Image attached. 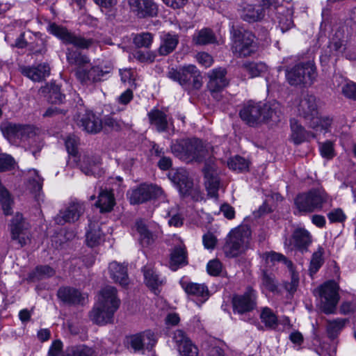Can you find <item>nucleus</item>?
I'll return each instance as SVG.
<instances>
[{"label": "nucleus", "mask_w": 356, "mask_h": 356, "mask_svg": "<svg viewBox=\"0 0 356 356\" xmlns=\"http://www.w3.org/2000/svg\"><path fill=\"white\" fill-rule=\"evenodd\" d=\"M120 305L117 289L114 286H106L99 291L97 302L90 312V318L99 325L111 323Z\"/></svg>", "instance_id": "f257e3e1"}, {"label": "nucleus", "mask_w": 356, "mask_h": 356, "mask_svg": "<svg viewBox=\"0 0 356 356\" xmlns=\"http://www.w3.org/2000/svg\"><path fill=\"white\" fill-rule=\"evenodd\" d=\"M172 153L179 159L186 162L201 163L208 160L209 151L202 140L197 138L176 140L171 145Z\"/></svg>", "instance_id": "f03ea898"}, {"label": "nucleus", "mask_w": 356, "mask_h": 356, "mask_svg": "<svg viewBox=\"0 0 356 356\" xmlns=\"http://www.w3.org/2000/svg\"><path fill=\"white\" fill-rule=\"evenodd\" d=\"M252 232L248 225L232 229L225 238L223 251L228 257H236L250 248Z\"/></svg>", "instance_id": "7ed1b4c3"}, {"label": "nucleus", "mask_w": 356, "mask_h": 356, "mask_svg": "<svg viewBox=\"0 0 356 356\" xmlns=\"http://www.w3.org/2000/svg\"><path fill=\"white\" fill-rule=\"evenodd\" d=\"M239 115L243 121L251 127L270 120L274 122L278 120L275 108L268 104L253 101H249L243 105Z\"/></svg>", "instance_id": "20e7f679"}, {"label": "nucleus", "mask_w": 356, "mask_h": 356, "mask_svg": "<svg viewBox=\"0 0 356 356\" xmlns=\"http://www.w3.org/2000/svg\"><path fill=\"white\" fill-rule=\"evenodd\" d=\"M231 35V51L235 57L248 58L257 53L258 44L251 31L233 28Z\"/></svg>", "instance_id": "39448f33"}, {"label": "nucleus", "mask_w": 356, "mask_h": 356, "mask_svg": "<svg viewBox=\"0 0 356 356\" xmlns=\"http://www.w3.org/2000/svg\"><path fill=\"white\" fill-rule=\"evenodd\" d=\"M167 77L179 83L186 90H199L202 86L200 72L194 65L171 68L167 72Z\"/></svg>", "instance_id": "423d86ee"}, {"label": "nucleus", "mask_w": 356, "mask_h": 356, "mask_svg": "<svg viewBox=\"0 0 356 356\" xmlns=\"http://www.w3.org/2000/svg\"><path fill=\"white\" fill-rule=\"evenodd\" d=\"M286 79L293 86H310L317 77L313 61L300 63L285 70Z\"/></svg>", "instance_id": "0eeeda50"}, {"label": "nucleus", "mask_w": 356, "mask_h": 356, "mask_svg": "<svg viewBox=\"0 0 356 356\" xmlns=\"http://www.w3.org/2000/svg\"><path fill=\"white\" fill-rule=\"evenodd\" d=\"M327 198L324 190L314 188L298 194L295 199V205L301 213H312L321 210L327 202Z\"/></svg>", "instance_id": "6e6552de"}, {"label": "nucleus", "mask_w": 356, "mask_h": 356, "mask_svg": "<svg viewBox=\"0 0 356 356\" xmlns=\"http://www.w3.org/2000/svg\"><path fill=\"white\" fill-rule=\"evenodd\" d=\"M339 286L334 280H329L318 289L321 309L326 314L335 313L339 300Z\"/></svg>", "instance_id": "1a4fd4ad"}, {"label": "nucleus", "mask_w": 356, "mask_h": 356, "mask_svg": "<svg viewBox=\"0 0 356 356\" xmlns=\"http://www.w3.org/2000/svg\"><path fill=\"white\" fill-rule=\"evenodd\" d=\"M10 230L11 239L17 244V248L24 247L30 241L29 224L22 213L17 212L10 220Z\"/></svg>", "instance_id": "9d476101"}, {"label": "nucleus", "mask_w": 356, "mask_h": 356, "mask_svg": "<svg viewBox=\"0 0 356 356\" xmlns=\"http://www.w3.org/2000/svg\"><path fill=\"white\" fill-rule=\"evenodd\" d=\"M49 31L51 33L62 40L64 43L71 44L81 49H88L93 43L92 39H86L55 24H52L49 26Z\"/></svg>", "instance_id": "9b49d317"}, {"label": "nucleus", "mask_w": 356, "mask_h": 356, "mask_svg": "<svg viewBox=\"0 0 356 356\" xmlns=\"http://www.w3.org/2000/svg\"><path fill=\"white\" fill-rule=\"evenodd\" d=\"M163 193L162 188L156 185L143 184L131 191L129 201L131 204H142L161 197Z\"/></svg>", "instance_id": "f8f14e48"}, {"label": "nucleus", "mask_w": 356, "mask_h": 356, "mask_svg": "<svg viewBox=\"0 0 356 356\" xmlns=\"http://www.w3.org/2000/svg\"><path fill=\"white\" fill-rule=\"evenodd\" d=\"M256 291L252 288H248L243 294L233 296V311L239 314L251 312L256 307Z\"/></svg>", "instance_id": "ddd939ff"}, {"label": "nucleus", "mask_w": 356, "mask_h": 356, "mask_svg": "<svg viewBox=\"0 0 356 356\" xmlns=\"http://www.w3.org/2000/svg\"><path fill=\"white\" fill-rule=\"evenodd\" d=\"M345 50L346 41L344 40L343 33L342 31L338 30L330 39L325 54L321 56V63H327L332 58H335L334 60H337V58L340 56Z\"/></svg>", "instance_id": "4468645a"}, {"label": "nucleus", "mask_w": 356, "mask_h": 356, "mask_svg": "<svg viewBox=\"0 0 356 356\" xmlns=\"http://www.w3.org/2000/svg\"><path fill=\"white\" fill-rule=\"evenodd\" d=\"M74 161L81 172L87 176H96L102 173L101 159L98 156L84 153Z\"/></svg>", "instance_id": "2eb2a0df"}, {"label": "nucleus", "mask_w": 356, "mask_h": 356, "mask_svg": "<svg viewBox=\"0 0 356 356\" xmlns=\"http://www.w3.org/2000/svg\"><path fill=\"white\" fill-rule=\"evenodd\" d=\"M203 172L204 174V184L208 194L212 197H217L220 179L217 175L215 163L212 158L209 157L206 161Z\"/></svg>", "instance_id": "dca6fc26"}, {"label": "nucleus", "mask_w": 356, "mask_h": 356, "mask_svg": "<svg viewBox=\"0 0 356 356\" xmlns=\"http://www.w3.org/2000/svg\"><path fill=\"white\" fill-rule=\"evenodd\" d=\"M85 211V207L83 203L73 201L63 210L56 216L54 220L56 224L63 225L66 222H74L79 220L80 216Z\"/></svg>", "instance_id": "f3484780"}, {"label": "nucleus", "mask_w": 356, "mask_h": 356, "mask_svg": "<svg viewBox=\"0 0 356 356\" xmlns=\"http://www.w3.org/2000/svg\"><path fill=\"white\" fill-rule=\"evenodd\" d=\"M131 10L139 18L157 15L158 6L154 0H128Z\"/></svg>", "instance_id": "a211bd4d"}, {"label": "nucleus", "mask_w": 356, "mask_h": 356, "mask_svg": "<svg viewBox=\"0 0 356 356\" xmlns=\"http://www.w3.org/2000/svg\"><path fill=\"white\" fill-rule=\"evenodd\" d=\"M298 112L309 123L318 113L316 97L309 93L304 94L300 99Z\"/></svg>", "instance_id": "6ab92c4d"}, {"label": "nucleus", "mask_w": 356, "mask_h": 356, "mask_svg": "<svg viewBox=\"0 0 356 356\" xmlns=\"http://www.w3.org/2000/svg\"><path fill=\"white\" fill-rule=\"evenodd\" d=\"M173 341L177 350L182 356H197L198 348L186 335L183 330H177L174 332Z\"/></svg>", "instance_id": "aec40b11"}, {"label": "nucleus", "mask_w": 356, "mask_h": 356, "mask_svg": "<svg viewBox=\"0 0 356 356\" xmlns=\"http://www.w3.org/2000/svg\"><path fill=\"white\" fill-rule=\"evenodd\" d=\"M111 72V68L106 67L104 70L99 66H93L89 70L79 68L76 71L77 79L83 84L88 85L90 83L101 81L102 78Z\"/></svg>", "instance_id": "412c9836"}, {"label": "nucleus", "mask_w": 356, "mask_h": 356, "mask_svg": "<svg viewBox=\"0 0 356 356\" xmlns=\"http://www.w3.org/2000/svg\"><path fill=\"white\" fill-rule=\"evenodd\" d=\"M226 74V70L221 67L213 69L209 73V81L207 88L214 97H216L218 92L228 85Z\"/></svg>", "instance_id": "4be33fe9"}, {"label": "nucleus", "mask_w": 356, "mask_h": 356, "mask_svg": "<svg viewBox=\"0 0 356 356\" xmlns=\"http://www.w3.org/2000/svg\"><path fill=\"white\" fill-rule=\"evenodd\" d=\"M168 177L183 195L188 193L193 188V181L189 178L188 172L184 168L172 169L169 172Z\"/></svg>", "instance_id": "5701e85b"}, {"label": "nucleus", "mask_w": 356, "mask_h": 356, "mask_svg": "<svg viewBox=\"0 0 356 356\" xmlns=\"http://www.w3.org/2000/svg\"><path fill=\"white\" fill-rule=\"evenodd\" d=\"M77 124L90 134H97L102 129V120L91 111L79 115Z\"/></svg>", "instance_id": "b1692460"}, {"label": "nucleus", "mask_w": 356, "mask_h": 356, "mask_svg": "<svg viewBox=\"0 0 356 356\" xmlns=\"http://www.w3.org/2000/svg\"><path fill=\"white\" fill-rule=\"evenodd\" d=\"M19 72L22 75L35 82L44 80L50 74V67L47 63H40L36 66H21Z\"/></svg>", "instance_id": "393cba45"}, {"label": "nucleus", "mask_w": 356, "mask_h": 356, "mask_svg": "<svg viewBox=\"0 0 356 356\" xmlns=\"http://www.w3.org/2000/svg\"><path fill=\"white\" fill-rule=\"evenodd\" d=\"M312 242L311 234L304 227H296L291 235V243L294 248L304 253L308 251V248Z\"/></svg>", "instance_id": "a878e982"}, {"label": "nucleus", "mask_w": 356, "mask_h": 356, "mask_svg": "<svg viewBox=\"0 0 356 356\" xmlns=\"http://www.w3.org/2000/svg\"><path fill=\"white\" fill-rule=\"evenodd\" d=\"M108 273L110 277L114 282L119 284L123 287L129 284V280L127 266L116 261H113L109 264Z\"/></svg>", "instance_id": "bb28decb"}, {"label": "nucleus", "mask_w": 356, "mask_h": 356, "mask_svg": "<svg viewBox=\"0 0 356 356\" xmlns=\"http://www.w3.org/2000/svg\"><path fill=\"white\" fill-rule=\"evenodd\" d=\"M290 126L291 130V139L296 145H299L305 140H309L310 138L316 137L314 134L305 130L296 119L291 120Z\"/></svg>", "instance_id": "cd10ccee"}, {"label": "nucleus", "mask_w": 356, "mask_h": 356, "mask_svg": "<svg viewBox=\"0 0 356 356\" xmlns=\"http://www.w3.org/2000/svg\"><path fill=\"white\" fill-rule=\"evenodd\" d=\"M178 44V35L170 33H163L161 36V43L157 49V53L159 56H168L175 50Z\"/></svg>", "instance_id": "c85d7f7f"}, {"label": "nucleus", "mask_w": 356, "mask_h": 356, "mask_svg": "<svg viewBox=\"0 0 356 356\" xmlns=\"http://www.w3.org/2000/svg\"><path fill=\"white\" fill-rule=\"evenodd\" d=\"M39 93L45 97L51 104H60L65 96L60 92V88L54 83H49L39 89Z\"/></svg>", "instance_id": "c756f323"}, {"label": "nucleus", "mask_w": 356, "mask_h": 356, "mask_svg": "<svg viewBox=\"0 0 356 356\" xmlns=\"http://www.w3.org/2000/svg\"><path fill=\"white\" fill-rule=\"evenodd\" d=\"M145 282L155 294L160 293L159 287L163 284V280L160 278L155 270L149 266H144L143 268Z\"/></svg>", "instance_id": "7c9ffc66"}, {"label": "nucleus", "mask_w": 356, "mask_h": 356, "mask_svg": "<svg viewBox=\"0 0 356 356\" xmlns=\"http://www.w3.org/2000/svg\"><path fill=\"white\" fill-rule=\"evenodd\" d=\"M147 116L149 123L154 126L157 131L164 132L167 131L168 120L167 115L164 112L154 108L148 113Z\"/></svg>", "instance_id": "2f4dec72"}, {"label": "nucleus", "mask_w": 356, "mask_h": 356, "mask_svg": "<svg viewBox=\"0 0 356 356\" xmlns=\"http://www.w3.org/2000/svg\"><path fill=\"white\" fill-rule=\"evenodd\" d=\"M58 297L64 302L70 305L80 304L84 300L81 293L74 288L61 287L58 291Z\"/></svg>", "instance_id": "473e14b6"}, {"label": "nucleus", "mask_w": 356, "mask_h": 356, "mask_svg": "<svg viewBox=\"0 0 356 356\" xmlns=\"http://www.w3.org/2000/svg\"><path fill=\"white\" fill-rule=\"evenodd\" d=\"M188 264L187 252L184 246H177L173 248L170 253V268L175 271L179 268Z\"/></svg>", "instance_id": "72a5a7b5"}, {"label": "nucleus", "mask_w": 356, "mask_h": 356, "mask_svg": "<svg viewBox=\"0 0 356 356\" xmlns=\"http://www.w3.org/2000/svg\"><path fill=\"white\" fill-rule=\"evenodd\" d=\"M241 18L249 23L261 20L265 15L264 8L259 5H247L241 13Z\"/></svg>", "instance_id": "f704fd0d"}, {"label": "nucleus", "mask_w": 356, "mask_h": 356, "mask_svg": "<svg viewBox=\"0 0 356 356\" xmlns=\"http://www.w3.org/2000/svg\"><path fill=\"white\" fill-rule=\"evenodd\" d=\"M181 285L186 293L197 298H201L203 302L209 298V289L207 286L203 284L183 282Z\"/></svg>", "instance_id": "c9c22d12"}, {"label": "nucleus", "mask_w": 356, "mask_h": 356, "mask_svg": "<svg viewBox=\"0 0 356 356\" xmlns=\"http://www.w3.org/2000/svg\"><path fill=\"white\" fill-rule=\"evenodd\" d=\"M193 42L197 45H206L216 43L217 38L211 29L204 28L193 35Z\"/></svg>", "instance_id": "e433bc0d"}, {"label": "nucleus", "mask_w": 356, "mask_h": 356, "mask_svg": "<svg viewBox=\"0 0 356 356\" xmlns=\"http://www.w3.org/2000/svg\"><path fill=\"white\" fill-rule=\"evenodd\" d=\"M95 204L100 209L101 212L111 211L115 204L113 194L111 191L102 190Z\"/></svg>", "instance_id": "4c0bfd02"}, {"label": "nucleus", "mask_w": 356, "mask_h": 356, "mask_svg": "<svg viewBox=\"0 0 356 356\" xmlns=\"http://www.w3.org/2000/svg\"><path fill=\"white\" fill-rule=\"evenodd\" d=\"M261 321L269 330H275L278 325V318L273 310L267 307H263L259 315Z\"/></svg>", "instance_id": "58836bf2"}, {"label": "nucleus", "mask_w": 356, "mask_h": 356, "mask_svg": "<svg viewBox=\"0 0 356 356\" xmlns=\"http://www.w3.org/2000/svg\"><path fill=\"white\" fill-rule=\"evenodd\" d=\"M1 129L3 136L10 143L15 145L19 144V124L11 122L5 123L1 125Z\"/></svg>", "instance_id": "ea45409f"}, {"label": "nucleus", "mask_w": 356, "mask_h": 356, "mask_svg": "<svg viewBox=\"0 0 356 356\" xmlns=\"http://www.w3.org/2000/svg\"><path fill=\"white\" fill-rule=\"evenodd\" d=\"M346 321L343 318L327 321L326 332L330 339H336L345 326Z\"/></svg>", "instance_id": "a19ab883"}, {"label": "nucleus", "mask_w": 356, "mask_h": 356, "mask_svg": "<svg viewBox=\"0 0 356 356\" xmlns=\"http://www.w3.org/2000/svg\"><path fill=\"white\" fill-rule=\"evenodd\" d=\"M323 254L324 250L320 246L318 248L317 250L313 253L309 267V273L311 277L316 274L323 264Z\"/></svg>", "instance_id": "79ce46f5"}, {"label": "nucleus", "mask_w": 356, "mask_h": 356, "mask_svg": "<svg viewBox=\"0 0 356 356\" xmlns=\"http://www.w3.org/2000/svg\"><path fill=\"white\" fill-rule=\"evenodd\" d=\"M67 60L70 65L83 66L90 62L89 58L82 54L79 50L72 48L67 49Z\"/></svg>", "instance_id": "37998d69"}, {"label": "nucleus", "mask_w": 356, "mask_h": 356, "mask_svg": "<svg viewBox=\"0 0 356 356\" xmlns=\"http://www.w3.org/2000/svg\"><path fill=\"white\" fill-rule=\"evenodd\" d=\"M136 227L140 234V241L143 245H148L153 242V234L143 220H138L136 222Z\"/></svg>", "instance_id": "c03bdc74"}, {"label": "nucleus", "mask_w": 356, "mask_h": 356, "mask_svg": "<svg viewBox=\"0 0 356 356\" xmlns=\"http://www.w3.org/2000/svg\"><path fill=\"white\" fill-rule=\"evenodd\" d=\"M227 165L229 169L241 172L248 170L249 163L244 158L235 156L228 160Z\"/></svg>", "instance_id": "a18cd8bd"}, {"label": "nucleus", "mask_w": 356, "mask_h": 356, "mask_svg": "<svg viewBox=\"0 0 356 356\" xmlns=\"http://www.w3.org/2000/svg\"><path fill=\"white\" fill-rule=\"evenodd\" d=\"M134 44L138 48H149L154 40V35L149 32L136 34L134 38Z\"/></svg>", "instance_id": "49530a36"}, {"label": "nucleus", "mask_w": 356, "mask_h": 356, "mask_svg": "<svg viewBox=\"0 0 356 356\" xmlns=\"http://www.w3.org/2000/svg\"><path fill=\"white\" fill-rule=\"evenodd\" d=\"M243 67L252 78L260 76L266 70V65L263 63L248 62L245 63Z\"/></svg>", "instance_id": "de8ad7c7"}, {"label": "nucleus", "mask_w": 356, "mask_h": 356, "mask_svg": "<svg viewBox=\"0 0 356 356\" xmlns=\"http://www.w3.org/2000/svg\"><path fill=\"white\" fill-rule=\"evenodd\" d=\"M332 122V119L329 116H318V114L314 117L309 122V125L311 128L316 129L318 127H321L322 129L328 131Z\"/></svg>", "instance_id": "09e8293b"}, {"label": "nucleus", "mask_w": 356, "mask_h": 356, "mask_svg": "<svg viewBox=\"0 0 356 356\" xmlns=\"http://www.w3.org/2000/svg\"><path fill=\"white\" fill-rule=\"evenodd\" d=\"M65 145L68 154L73 160L77 159L79 138L74 135H69L65 139Z\"/></svg>", "instance_id": "8fccbe9b"}, {"label": "nucleus", "mask_w": 356, "mask_h": 356, "mask_svg": "<svg viewBox=\"0 0 356 356\" xmlns=\"http://www.w3.org/2000/svg\"><path fill=\"white\" fill-rule=\"evenodd\" d=\"M102 240V232L100 229H90L86 233V244L89 247H95L100 244Z\"/></svg>", "instance_id": "3c124183"}, {"label": "nucleus", "mask_w": 356, "mask_h": 356, "mask_svg": "<svg viewBox=\"0 0 356 356\" xmlns=\"http://www.w3.org/2000/svg\"><path fill=\"white\" fill-rule=\"evenodd\" d=\"M36 135V129L31 125L19 124V143L26 141L28 139L35 137Z\"/></svg>", "instance_id": "603ef678"}, {"label": "nucleus", "mask_w": 356, "mask_h": 356, "mask_svg": "<svg viewBox=\"0 0 356 356\" xmlns=\"http://www.w3.org/2000/svg\"><path fill=\"white\" fill-rule=\"evenodd\" d=\"M104 124L105 127H108L111 130L114 131H120L124 126V122L116 118H114L113 115H106L102 120V124Z\"/></svg>", "instance_id": "864d4df0"}, {"label": "nucleus", "mask_w": 356, "mask_h": 356, "mask_svg": "<svg viewBox=\"0 0 356 356\" xmlns=\"http://www.w3.org/2000/svg\"><path fill=\"white\" fill-rule=\"evenodd\" d=\"M15 161L14 159L6 154H0V172H5L14 169Z\"/></svg>", "instance_id": "5fc2aeb1"}, {"label": "nucleus", "mask_w": 356, "mask_h": 356, "mask_svg": "<svg viewBox=\"0 0 356 356\" xmlns=\"http://www.w3.org/2000/svg\"><path fill=\"white\" fill-rule=\"evenodd\" d=\"M71 352L73 356H96L95 351L85 345L72 346Z\"/></svg>", "instance_id": "6e6d98bb"}, {"label": "nucleus", "mask_w": 356, "mask_h": 356, "mask_svg": "<svg viewBox=\"0 0 356 356\" xmlns=\"http://www.w3.org/2000/svg\"><path fill=\"white\" fill-rule=\"evenodd\" d=\"M143 349L147 350L152 348L156 342L154 333L150 330H146L142 332Z\"/></svg>", "instance_id": "4d7b16f0"}, {"label": "nucleus", "mask_w": 356, "mask_h": 356, "mask_svg": "<svg viewBox=\"0 0 356 356\" xmlns=\"http://www.w3.org/2000/svg\"><path fill=\"white\" fill-rule=\"evenodd\" d=\"M134 57L142 63H152L156 58V53L150 51H137L134 54Z\"/></svg>", "instance_id": "13d9d810"}, {"label": "nucleus", "mask_w": 356, "mask_h": 356, "mask_svg": "<svg viewBox=\"0 0 356 356\" xmlns=\"http://www.w3.org/2000/svg\"><path fill=\"white\" fill-rule=\"evenodd\" d=\"M33 274L38 279H42L44 277L53 276L55 274V270L47 265L39 266L36 267Z\"/></svg>", "instance_id": "bf43d9fd"}, {"label": "nucleus", "mask_w": 356, "mask_h": 356, "mask_svg": "<svg viewBox=\"0 0 356 356\" xmlns=\"http://www.w3.org/2000/svg\"><path fill=\"white\" fill-rule=\"evenodd\" d=\"M341 92L348 98L356 100V83L352 81L345 83L341 88Z\"/></svg>", "instance_id": "052dcab7"}, {"label": "nucleus", "mask_w": 356, "mask_h": 356, "mask_svg": "<svg viewBox=\"0 0 356 356\" xmlns=\"http://www.w3.org/2000/svg\"><path fill=\"white\" fill-rule=\"evenodd\" d=\"M321 154L323 157L331 159L334 156V147L333 143L330 140H327L325 143H319Z\"/></svg>", "instance_id": "680f3d73"}, {"label": "nucleus", "mask_w": 356, "mask_h": 356, "mask_svg": "<svg viewBox=\"0 0 356 356\" xmlns=\"http://www.w3.org/2000/svg\"><path fill=\"white\" fill-rule=\"evenodd\" d=\"M266 259L267 261H270L271 262H275V261L283 262L288 267H291L293 265L292 262L291 261L288 260L285 256H284L283 254H282L280 253H277L275 252H270L267 253Z\"/></svg>", "instance_id": "e2e57ef3"}, {"label": "nucleus", "mask_w": 356, "mask_h": 356, "mask_svg": "<svg viewBox=\"0 0 356 356\" xmlns=\"http://www.w3.org/2000/svg\"><path fill=\"white\" fill-rule=\"evenodd\" d=\"M207 271L213 276L218 275L222 270V264L218 259H213L207 264Z\"/></svg>", "instance_id": "0e129e2a"}, {"label": "nucleus", "mask_w": 356, "mask_h": 356, "mask_svg": "<svg viewBox=\"0 0 356 356\" xmlns=\"http://www.w3.org/2000/svg\"><path fill=\"white\" fill-rule=\"evenodd\" d=\"M262 284L270 291H275L277 289L274 277L267 274L266 272L263 273Z\"/></svg>", "instance_id": "69168bd1"}, {"label": "nucleus", "mask_w": 356, "mask_h": 356, "mask_svg": "<svg viewBox=\"0 0 356 356\" xmlns=\"http://www.w3.org/2000/svg\"><path fill=\"white\" fill-rule=\"evenodd\" d=\"M330 222H341L345 220L346 216L341 209H336L327 214Z\"/></svg>", "instance_id": "338daca9"}, {"label": "nucleus", "mask_w": 356, "mask_h": 356, "mask_svg": "<svg viewBox=\"0 0 356 356\" xmlns=\"http://www.w3.org/2000/svg\"><path fill=\"white\" fill-rule=\"evenodd\" d=\"M63 343L60 340H55L49 347L47 356H61Z\"/></svg>", "instance_id": "774afa93"}]
</instances>
